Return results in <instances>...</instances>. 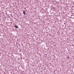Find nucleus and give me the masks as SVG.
<instances>
[{"label":"nucleus","instance_id":"4","mask_svg":"<svg viewBox=\"0 0 74 74\" xmlns=\"http://www.w3.org/2000/svg\"><path fill=\"white\" fill-rule=\"evenodd\" d=\"M74 4V2H73V4Z\"/></svg>","mask_w":74,"mask_h":74},{"label":"nucleus","instance_id":"3","mask_svg":"<svg viewBox=\"0 0 74 74\" xmlns=\"http://www.w3.org/2000/svg\"><path fill=\"white\" fill-rule=\"evenodd\" d=\"M67 58H68V59H69V57H67Z\"/></svg>","mask_w":74,"mask_h":74},{"label":"nucleus","instance_id":"1","mask_svg":"<svg viewBox=\"0 0 74 74\" xmlns=\"http://www.w3.org/2000/svg\"><path fill=\"white\" fill-rule=\"evenodd\" d=\"M14 27L16 28H18V26L17 25H14Z\"/></svg>","mask_w":74,"mask_h":74},{"label":"nucleus","instance_id":"2","mask_svg":"<svg viewBox=\"0 0 74 74\" xmlns=\"http://www.w3.org/2000/svg\"><path fill=\"white\" fill-rule=\"evenodd\" d=\"M23 13L25 15V14H26V12H25L24 11H23Z\"/></svg>","mask_w":74,"mask_h":74},{"label":"nucleus","instance_id":"5","mask_svg":"<svg viewBox=\"0 0 74 74\" xmlns=\"http://www.w3.org/2000/svg\"><path fill=\"white\" fill-rule=\"evenodd\" d=\"M10 15H11V14H10Z\"/></svg>","mask_w":74,"mask_h":74}]
</instances>
